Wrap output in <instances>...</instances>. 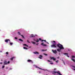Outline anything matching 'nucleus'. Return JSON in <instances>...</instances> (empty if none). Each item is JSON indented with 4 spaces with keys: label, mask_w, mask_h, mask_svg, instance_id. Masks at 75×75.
<instances>
[{
    "label": "nucleus",
    "mask_w": 75,
    "mask_h": 75,
    "mask_svg": "<svg viewBox=\"0 0 75 75\" xmlns=\"http://www.w3.org/2000/svg\"><path fill=\"white\" fill-rule=\"evenodd\" d=\"M19 41H21L22 42H23V40L21 39H19Z\"/></svg>",
    "instance_id": "obj_14"
},
{
    "label": "nucleus",
    "mask_w": 75,
    "mask_h": 75,
    "mask_svg": "<svg viewBox=\"0 0 75 75\" xmlns=\"http://www.w3.org/2000/svg\"><path fill=\"white\" fill-rule=\"evenodd\" d=\"M51 59H53V60H54V61H55V58H54V57H52L51 58Z\"/></svg>",
    "instance_id": "obj_12"
},
{
    "label": "nucleus",
    "mask_w": 75,
    "mask_h": 75,
    "mask_svg": "<svg viewBox=\"0 0 75 75\" xmlns=\"http://www.w3.org/2000/svg\"><path fill=\"white\" fill-rule=\"evenodd\" d=\"M35 36H36V35H30V37H35Z\"/></svg>",
    "instance_id": "obj_9"
},
{
    "label": "nucleus",
    "mask_w": 75,
    "mask_h": 75,
    "mask_svg": "<svg viewBox=\"0 0 75 75\" xmlns=\"http://www.w3.org/2000/svg\"><path fill=\"white\" fill-rule=\"evenodd\" d=\"M67 57H69V56L68 55H67Z\"/></svg>",
    "instance_id": "obj_38"
},
{
    "label": "nucleus",
    "mask_w": 75,
    "mask_h": 75,
    "mask_svg": "<svg viewBox=\"0 0 75 75\" xmlns=\"http://www.w3.org/2000/svg\"><path fill=\"white\" fill-rule=\"evenodd\" d=\"M42 51H45V50H42Z\"/></svg>",
    "instance_id": "obj_32"
},
{
    "label": "nucleus",
    "mask_w": 75,
    "mask_h": 75,
    "mask_svg": "<svg viewBox=\"0 0 75 75\" xmlns=\"http://www.w3.org/2000/svg\"><path fill=\"white\" fill-rule=\"evenodd\" d=\"M3 64L2 62H0V64Z\"/></svg>",
    "instance_id": "obj_36"
},
{
    "label": "nucleus",
    "mask_w": 75,
    "mask_h": 75,
    "mask_svg": "<svg viewBox=\"0 0 75 75\" xmlns=\"http://www.w3.org/2000/svg\"><path fill=\"white\" fill-rule=\"evenodd\" d=\"M10 45H13V42H9Z\"/></svg>",
    "instance_id": "obj_19"
},
{
    "label": "nucleus",
    "mask_w": 75,
    "mask_h": 75,
    "mask_svg": "<svg viewBox=\"0 0 75 75\" xmlns=\"http://www.w3.org/2000/svg\"><path fill=\"white\" fill-rule=\"evenodd\" d=\"M42 42V41H45V42H46V40H41Z\"/></svg>",
    "instance_id": "obj_18"
},
{
    "label": "nucleus",
    "mask_w": 75,
    "mask_h": 75,
    "mask_svg": "<svg viewBox=\"0 0 75 75\" xmlns=\"http://www.w3.org/2000/svg\"><path fill=\"white\" fill-rule=\"evenodd\" d=\"M51 47L52 48H57V46H56V43L54 44H53L51 45Z\"/></svg>",
    "instance_id": "obj_3"
},
{
    "label": "nucleus",
    "mask_w": 75,
    "mask_h": 75,
    "mask_svg": "<svg viewBox=\"0 0 75 75\" xmlns=\"http://www.w3.org/2000/svg\"><path fill=\"white\" fill-rule=\"evenodd\" d=\"M58 61H59L58 60H57V61H56V62H58Z\"/></svg>",
    "instance_id": "obj_33"
},
{
    "label": "nucleus",
    "mask_w": 75,
    "mask_h": 75,
    "mask_svg": "<svg viewBox=\"0 0 75 75\" xmlns=\"http://www.w3.org/2000/svg\"><path fill=\"white\" fill-rule=\"evenodd\" d=\"M10 41V40L9 39H6V40L5 41V42H8V41Z\"/></svg>",
    "instance_id": "obj_8"
},
{
    "label": "nucleus",
    "mask_w": 75,
    "mask_h": 75,
    "mask_svg": "<svg viewBox=\"0 0 75 75\" xmlns=\"http://www.w3.org/2000/svg\"><path fill=\"white\" fill-rule=\"evenodd\" d=\"M57 46L58 47H59L60 48L59 49H57V51H58V52H61V50H64V48L63 47V46L62 45L60 44L59 43V44H57Z\"/></svg>",
    "instance_id": "obj_1"
},
{
    "label": "nucleus",
    "mask_w": 75,
    "mask_h": 75,
    "mask_svg": "<svg viewBox=\"0 0 75 75\" xmlns=\"http://www.w3.org/2000/svg\"><path fill=\"white\" fill-rule=\"evenodd\" d=\"M46 75H48L47 74Z\"/></svg>",
    "instance_id": "obj_50"
},
{
    "label": "nucleus",
    "mask_w": 75,
    "mask_h": 75,
    "mask_svg": "<svg viewBox=\"0 0 75 75\" xmlns=\"http://www.w3.org/2000/svg\"><path fill=\"white\" fill-rule=\"evenodd\" d=\"M23 48L25 50H28V48H27V47H24Z\"/></svg>",
    "instance_id": "obj_15"
},
{
    "label": "nucleus",
    "mask_w": 75,
    "mask_h": 75,
    "mask_svg": "<svg viewBox=\"0 0 75 75\" xmlns=\"http://www.w3.org/2000/svg\"><path fill=\"white\" fill-rule=\"evenodd\" d=\"M32 44H35V45L36 44V43H35L34 42L32 41Z\"/></svg>",
    "instance_id": "obj_13"
},
{
    "label": "nucleus",
    "mask_w": 75,
    "mask_h": 75,
    "mask_svg": "<svg viewBox=\"0 0 75 75\" xmlns=\"http://www.w3.org/2000/svg\"><path fill=\"white\" fill-rule=\"evenodd\" d=\"M72 58H75V56H72Z\"/></svg>",
    "instance_id": "obj_27"
},
{
    "label": "nucleus",
    "mask_w": 75,
    "mask_h": 75,
    "mask_svg": "<svg viewBox=\"0 0 75 75\" xmlns=\"http://www.w3.org/2000/svg\"><path fill=\"white\" fill-rule=\"evenodd\" d=\"M62 61L63 63H64V65H65V62H64V60L62 59Z\"/></svg>",
    "instance_id": "obj_22"
},
{
    "label": "nucleus",
    "mask_w": 75,
    "mask_h": 75,
    "mask_svg": "<svg viewBox=\"0 0 75 75\" xmlns=\"http://www.w3.org/2000/svg\"><path fill=\"white\" fill-rule=\"evenodd\" d=\"M39 42V40L38 39H37V41H36V42Z\"/></svg>",
    "instance_id": "obj_17"
},
{
    "label": "nucleus",
    "mask_w": 75,
    "mask_h": 75,
    "mask_svg": "<svg viewBox=\"0 0 75 75\" xmlns=\"http://www.w3.org/2000/svg\"><path fill=\"white\" fill-rule=\"evenodd\" d=\"M59 58V57H57V58Z\"/></svg>",
    "instance_id": "obj_42"
},
{
    "label": "nucleus",
    "mask_w": 75,
    "mask_h": 75,
    "mask_svg": "<svg viewBox=\"0 0 75 75\" xmlns=\"http://www.w3.org/2000/svg\"><path fill=\"white\" fill-rule=\"evenodd\" d=\"M10 69V70H11L12 69H11V68H10V69Z\"/></svg>",
    "instance_id": "obj_41"
},
{
    "label": "nucleus",
    "mask_w": 75,
    "mask_h": 75,
    "mask_svg": "<svg viewBox=\"0 0 75 75\" xmlns=\"http://www.w3.org/2000/svg\"><path fill=\"white\" fill-rule=\"evenodd\" d=\"M50 64H53V63H50Z\"/></svg>",
    "instance_id": "obj_39"
},
{
    "label": "nucleus",
    "mask_w": 75,
    "mask_h": 75,
    "mask_svg": "<svg viewBox=\"0 0 75 75\" xmlns=\"http://www.w3.org/2000/svg\"><path fill=\"white\" fill-rule=\"evenodd\" d=\"M39 58L40 59H42V55H39Z\"/></svg>",
    "instance_id": "obj_10"
},
{
    "label": "nucleus",
    "mask_w": 75,
    "mask_h": 75,
    "mask_svg": "<svg viewBox=\"0 0 75 75\" xmlns=\"http://www.w3.org/2000/svg\"><path fill=\"white\" fill-rule=\"evenodd\" d=\"M4 66H2V68H4Z\"/></svg>",
    "instance_id": "obj_31"
},
{
    "label": "nucleus",
    "mask_w": 75,
    "mask_h": 75,
    "mask_svg": "<svg viewBox=\"0 0 75 75\" xmlns=\"http://www.w3.org/2000/svg\"><path fill=\"white\" fill-rule=\"evenodd\" d=\"M38 44H39V43H37V44H36V45H38Z\"/></svg>",
    "instance_id": "obj_37"
},
{
    "label": "nucleus",
    "mask_w": 75,
    "mask_h": 75,
    "mask_svg": "<svg viewBox=\"0 0 75 75\" xmlns=\"http://www.w3.org/2000/svg\"><path fill=\"white\" fill-rule=\"evenodd\" d=\"M15 39H16V40H17V38H16V37H15Z\"/></svg>",
    "instance_id": "obj_35"
},
{
    "label": "nucleus",
    "mask_w": 75,
    "mask_h": 75,
    "mask_svg": "<svg viewBox=\"0 0 75 75\" xmlns=\"http://www.w3.org/2000/svg\"><path fill=\"white\" fill-rule=\"evenodd\" d=\"M53 71H56V69L55 68L53 70Z\"/></svg>",
    "instance_id": "obj_30"
},
{
    "label": "nucleus",
    "mask_w": 75,
    "mask_h": 75,
    "mask_svg": "<svg viewBox=\"0 0 75 75\" xmlns=\"http://www.w3.org/2000/svg\"><path fill=\"white\" fill-rule=\"evenodd\" d=\"M72 60L73 61H74V62H75V60H74V59H72Z\"/></svg>",
    "instance_id": "obj_21"
},
{
    "label": "nucleus",
    "mask_w": 75,
    "mask_h": 75,
    "mask_svg": "<svg viewBox=\"0 0 75 75\" xmlns=\"http://www.w3.org/2000/svg\"><path fill=\"white\" fill-rule=\"evenodd\" d=\"M40 72H40V71L39 72L40 74Z\"/></svg>",
    "instance_id": "obj_46"
},
{
    "label": "nucleus",
    "mask_w": 75,
    "mask_h": 75,
    "mask_svg": "<svg viewBox=\"0 0 75 75\" xmlns=\"http://www.w3.org/2000/svg\"><path fill=\"white\" fill-rule=\"evenodd\" d=\"M25 45V46H26L27 47H28V46L26 44H24L23 45Z\"/></svg>",
    "instance_id": "obj_20"
},
{
    "label": "nucleus",
    "mask_w": 75,
    "mask_h": 75,
    "mask_svg": "<svg viewBox=\"0 0 75 75\" xmlns=\"http://www.w3.org/2000/svg\"><path fill=\"white\" fill-rule=\"evenodd\" d=\"M34 54H39V52H34Z\"/></svg>",
    "instance_id": "obj_11"
},
{
    "label": "nucleus",
    "mask_w": 75,
    "mask_h": 75,
    "mask_svg": "<svg viewBox=\"0 0 75 75\" xmlns=\"http://www.w3.org/2000/svg\"><path fill=\"white\" fill-rule=\"evenodd\" d=\"M52 51L54 53V54H56L57 53V50H52Z\"/></svg>",
    "instance_id": "obj_4"
},
{
    "label": "nucleus",
    "mask_w": 75,
    "mask_h": 75,
    "mask_svg": "<svg viewBox=\"0 0 75 75\" xmlns=\"http://www.w3.org/2000/svg\"><path fill=\"white\" fill-rule=\"evenodd\" d=\"M41 45H42V46H45V47H46V46H47V45L44 44V43H41Z\"/></svg>",
    "instance_id": "obj_7"
},
{
    "label": "nucleus",
    "mask_w": 75,
    "mask_h": 75,
    "mask_svg": "<svg viewBox=\"0 0 75 75\" xmlns=\"http://www.w3.org/2000/svg\"><path fill=\"white\" fill-rule=\"evenodd\" d=\"M21 36L23 38H24V36L23 35H21Z\"/></svg>",
    "instance_id": "obj_26"
},
{
    "label": "nucleus",
    "mask_w": 75,
    "mask_h": 75,
    "mask_svg": "<svg viewBox=\"0 0 75 75\" xmlns=\"http://www.w3.org/2000/svg\"><path fill=\"white\" fill-rule=\"evenodd\" d=\"M14 58H16V57H13L10 59V60H11V61H13V59H14Z\"/></svg>",
    "instance_id": "obj_6"
},
{
    "label": "nucleus",
    "mask_w": 75,
    "mask_h": 75,
    "mask_svg": "<svg viewBox=\"0 0 75 75\" xmlns=\"http://www.w3.org/2000/svg\"><path fill=\"white\" fill-rule=\"evenodd\" d=\"M10 64V61H8V62H7V61H4V64L5 65H7L8 64Z\"/></svg>",
    "instance_id": "obj_2"
},
{
    "label": "nucleus",
    "mask_w": 75,
    "mask_h": 75,
    "mask_svg": "<svg viewBox=\"0 0 75 75\" xmlns=\"http://www.w3.org/2000/svg\"><path fill=\"white\" fill-rule=\"evenodd\" d=\"M29 48H31V47H30Z\"/></svg>",
    "instance_id": "obj_48"
},
{
    "label": "nucleus",
    "mask_w": 75,
    "mask_h": 75,
    "mask_svg": "<svg viewBox=\"0 0 75 75\" xmlns=\"http://www.w3.org/2000/svg\"><path fill=\"white\" fill-rule=\"evenodd\" d=\"M53 42H55V41H53Z\"/></svg>",
    "instance_id": "obj_34"
},
{
    "label": "nucleus",
    "mask_w": 75,
    "mask_h": 75,
    "mask_svg": "<svg viewBox=\"0 0 75 75\" xmlns=\"http://www.w3.org/2000/svg\"><path fill=\"white\" fill-rule=\"evenodd\" d=\"M48 44H49L48 43Z\"/></svg>",
    "instance_id": "obj_49"
},
{
    "label": "nucleus",
    "mask_w": 75,
    "mask_h": 75,
    "mask_svg": "<svg viewBox=\"0 0 75 75\" xmlns=\"http://www.w3.org/2000/svg\"><path fill=\"white\" fill-rule=\"evenodd\" d=\"M28 62H31V64H33V62L30 59L28 60Z\"/></svg>",
    "instance_id": "obj_5"
},
{
    "label": "nucleus",
    "mask_w": 75,
    "mask_h": 75,
    "mask_svg": "<svg viewBox=\"0 0 75 75\" xmlns=\"http://www.w3.org/2000/svg\"><path fill=\"white\" fill-rule=\"evenodd\" d=\"M73 67H74V68H75V66H73Z\"/></svg>",
    "instance_id": "obj_43"
},
{
    "label": "nucleus",
    "mask_w": 75,
    "mask_h": 75,
    "mask_svg": "<svg viewBox=\"0 0 75 75\" xmlns=\"http://www.w3.org/2000/svg\"><path fill=\"white\" fill-rule=\"evenodd\" d=\"M64 55H68V53H64Z\"/></svg>",
    "instance_id": "obj_24"
},
{
    "label": "nucleus",
    "mask_w": 75,
    "mask_h": 75,
    "mask_svg": "<svg viewBox=\"0 0 75 75\" xmlns=\"http://www.w3.org/2000/svg\"><path fill=\"white\" fill-rule=\"evenodd\" d=\"M38 68H39V69H41L40 68H39V67H38Z\"/></svg>",
    "instance_id": "obj_44"
},
{
    "label": "nucleus",
    "mask_w": 75,
    "mask_h": 75,
    "mask_svg": "<svg viewBox=\"0 0 75 75\" xmlns=\"http://www.w3.org/2000/svg\"><path fill=\"white\" fill-rule=\"evenodd\" d=\"M6 54L7 55H8V52H6Z\"/></svg>",
    "instance_id": "obj_25"
},
{
    "label": "nucleus",
    "mask_w": 75,
    "mask_h": 75,
    "mask_svg": "<svg viewBox=\"0 0 75 75\" xmlns=\"http://www.w3.org/2000/svg\"><path fill=\"white\" fill-rule=\"evenodd\" d=\"M74 71H75V69H74Z\"/></svg>",
    "instance_id": "obj_45"
},
{
    "label": "nucleus",
    "mask_w": 75,
    "mask_h": 75,
    "mask_svg": "<svg viewBox=\"0 0 75 75\" xmlns=\"http://www.w3.org/2000/svg\"><path fill=\"white\" fill-rule=\"evenodd\" d=\"M43 54L45 55V56H47L48 55V54H47L44 53Z\"/></svg>",
    "instance_id": "obj_16"
},
{
    "label": "nucleus",
    "mask_w": 75,
    "mask_h": 75,
    "mask_svg": "<svg viewBox=\"0 0 75 75\" xmlns=\"http://www.w3.org/2000/svg\"><path fill=\"white\" fill-rule=\"evenodd\" d=\"M27 42H28L29 43H30V42H29V41L28 40H27Z\"/></svg>",
    "instance_id": "obj_29"
},
{
    "label": "nucleus",
    "mask_w": 75,
    "mask_h": 75,
    "mask_svg": "<svg viewBox=\"0 0 75 75\" xmlns=\"http://www.w3.org/2000/svg\"><path fill=\"white\" fill-rule=\"evenodd\" d=\"M47 61H48V62H50V61L49 60H48Z\"/></svg>",
    "instance_id": "obj_40"
},
{
    "label": "nucleus",
    "mask_w": 75,
    "mask_h": 75,
    "mask_svg": "<svg viewBox=\"0 0 75 75\" xmlns=\"http://www.w3.org/2000/svg\"><path fill=\"white\" fill-rule=\"evenodd\" d=\"M18 34L20 35H21V33H20V32H18Z\"/></svg>",
    "instance_id": "obj_23"
},
{
    "label": "nucleus",
    "mask_w": 75,
    "mask_h": 75,
    "mask_svg": "<svg viewBox=\"0 0 75 75\" xmlns=\"http://www.w3.org/2000/svg\"><path fill=\"white\" fill-rule=\"evenodd\" d=\"M0 52H1V51H0Z\"/></svg>",
    "instance_id": "obj_47"
},
{
    "label": "nucleus",
    "mask_w": 75,
    "mask_h": 75,
    "mask_svg": "<svg viewBox=\"0 0 75 75\" xmlns=\"http://www.w3.org/2000/svg\"><path fill=\"white\" fill-rule=\"evenodd\" d=\"M39 40H40V41H41V38H40L39 39Z\"/></svg>",
    "instance_id": "obj_28"
}]
</instances>
